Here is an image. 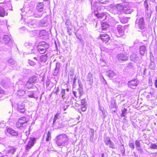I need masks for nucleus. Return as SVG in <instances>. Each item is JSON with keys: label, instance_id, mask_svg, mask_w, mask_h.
Returning <instances> with one entry per match:
<instances>
[{"label": "nucleus", "instance_id": "1", "mask_svg": "<svg viewBox=\"0 0 157 157\" xmlns=\"http://www.w3.org/2000/svg\"><path fill=\"white\" fill-rule=\"evenodd\" d=\"M116 8L117 11L114 14H120L123 13L126 14H129L132 12V10L130 7L128 6H123L122 3L117 4Z\"/></svg>", "mask_w": 157, "mask_h": 157}, {"label": "nucleus", "instance_id": "2", "mask_svg": "<svg viewBox=\"0 0 157 157\" xmlns=\"http://www.w3.org/2000/svg\"><path fill=\"white\" fill-rule=\"evenodd\" d=\"M56 143L59 146H63L68 144L69 139L65 134H60L56 137Z\"/></svg>", "mask_w": 157, "mask_h": 157}, {"label": "nucleus", "instance_id": "3", "mask_svg": "<svg viewBox=\"0 0 157 157\" xmlns=\"http://www.w3.org/2000/svg\"><path fill=\"white\" fill-rule=\"evenodd\" d=\"M100 25H101L100 27L101 28L99 29L98 30V31L100 32H102L103 31H105L109 26L108 24L107 23L101 22V21H100L96 23V27L97 28V27L98 25L100 26Z\"/></svg>", "mask_w": 157, "mask_h": 157}, {"label": "nucleus", "instance_id": "4", "mask_svg": "<svg viewBox=\"0 0 157 157\" xmlns=\"http://www.w3.org/2000/svg\"><path fill=\"white\" fill-rule=\"evenodd\" d=\"M104 143L105 145H109L110 148L115 149V146L113 143L110 140L109 137H106L104 140Z\"/></svg>", "mask_w": 157, "mask_h": 157}, {"label": "nucleus", "instance_id": "5", "mask_svg": "<svg viewBox=\"0 0 157 157\" xmlns=\"http://www.w3.org/2000/svg\"><path fill=\"white\" fill-rule=\"evenodd\" d=\"M35 138H33L30 139L25 148L26 150L28 151L34 145L35 143Z\"/></svg>", "mask_w": 157, "mask_h": 157}, {"label": "nucleus", "instance_id": "6", "mask_svg": "<svg viewBox=\"0 0 157 157\" xmlns=\"http://www.w3.org/2000/svg\"><path fill=\"white\" fill-rule=\"evenodd\" d=\"M27 121L26 120L25 117H22L19 118L18 122L17 123V128H20L23 126L24 124L27 123Z\"/></svg>", "mask_w": 157, "mask_h": 157}, {"label": "nucleus", "instance_id": "7", "mask_svg": "<svg viewBox=\"0 0 157 157\" xmlns=\"http://www.w3.org/2000/svg\"><path fill=\"white\" fill-rule=\"evenodd\" d=\"M17 110L21 113H24L25 111V105L21 101H19L18 104Z\"/></svg>", "mask_w": 157, "mask_h": 157}, {"label": "nucleus", "instance_id": "8", "mask_svg": "<svg viewBox=\"0 0 157 157\" xmlns=\"http://www.w3.org/2000/svg\"><path fill=\"white\" fill-rule=\"evenodd\" d=\"M125 26H123L121 25H118L117 27V30L120 36H123L124 34Z\"/></svg>", "mask_w": 157, "mask_h": 157}, {"label": "nucleus", "instance_id": "9", "mask_svg": "<svg viewBox=\"0 0 157 157\" xmlns=\"http://www.w3.org/2000/svg\"><path fill=\"white\" fill-rule=\"evenodd\" d=\"M128 85L131 88L135 89L137 85V82L136 80H132L128 82Z\"/></svg>", "mask_w": 157, "mask_h": 157}, {"label": "nucleus", "instance_id": "10", "mask_svg": "<svg viewBox=\"0 0 157 157\" xmlns=\"http://www.w3.org/2000/svg\"><path fill=\"white\" fill-rule=\"evenodd\" d=\"M136 23L138 24V26L140 29H144V19L143 18H140L139 20H137L136 21Z\"/></svg>", "mask_w": 157, "mask_h": 157}, {"label": "nucleus", "instance_id": "11", "mask_svg": "<svg viewBox=\"0 0 157 157\" xmlns=\"http://www.w3.org/2000/svg\"><path fill=\"white\" fill-rule=\"evenodd\" d=\"M131 60L136 63L140 62V58L138 57L135 53L132 54L130 56Z\"/></svg>", "mask_w": 157, "mask_h": 157}, {"label": "nucleus", "instance_id": "12", "mask_svg": "<svg viewBox=\"0 0 157 157\" xmlns=\"http://www.w3.org/2000/svg\"><path fill=\"white\" fill-rule=\"evenodd\" d=\"M117 58L119 60L126 61L128 59V57L124 54H120L117 55Z\"/></svg>", "mask_w": 157, "mask_h": 157}, {"label": "nucleus", "instance_id": "13", "mask_svg": "<svg viewBox=\"0 0 157 157\" xmlns=\"http://www.w3.org/2000/svg\"><path fill=\"white\" fill-rule=\"evenodd\" d=\"M100 39L106 43L108 42L109 39V37L106 34H101L100 36Z\"/></svg>", "mask_w": 157, "mask_h": 157}, {"label": "nucleus", "instance_id": "14", "mask_svg": "<svg viewBox=\"0 0 157 157\" xmlns=\"http://www.w3.org/2000/svg\"><path fill=\"white\" fill-rule=\"evenodd\" d=\"M0 40H2V42L6 44H7L9 43L10 40V38L7 35H4L3 37L0 38Z\"/></svg>", "mask_w": 157, "mask_h": 157}, {"label": "nucleus", "instance_id": "15", "mask_svg": "<svg viewBox=\"0 0 157 157\" xmlns=\"http://www.w3.org/2000/svg\"><path fill=\"white\" fill-rule=\"evenodd\" d=\"M144 7L145 8V13L147 14V16H151V12L150 10H148V5L147 3V0H145L144 2Z\"/></svg>", "mask_w": 157, "mask_h": 157}, {"label": "nucleus", "instance_id": "16", "mask_svg": "<svg viewBox=\"0 0 157 157\" xmlns=\"http://www.w3.org/2000/svg\"><path fill=\"white\" fill-rule=\"evenodd\" d=\"M18 135V133L16 131L10 128V138L12 139L13 138L17 139Z\"/></svg>", "mask_w": 157, "mask_h": 157}, {"label": "nucleus", "instance_id": "17", "mask_svg": "<svg viewBox=\"0 0 157 157\" xmlns=\"http://www.w3.org/2000/svg\"><path fill=\"white\" fill-rule=\"evenodd\" d=\"M60 67V64L59 63H57L56 64V68L55 69V71L54 73V75L56 76L59 73V68Z\"/></svg>", "mask_w": 157, "mask_h": 157}, {"label": "nucleus", "instance_id": "18", "mask_svg": "<svg viewBox=\"0 0 157 157\" xmlns=\"http://www.w3.org/2000/svg\"><path fill=\"white\" fill-rule=\"evenodd\" d=\"M87 81L93 83V75L91 73H89L87 76Z\"/></svg>", "mask_w": 157, "mask_h": 157}, {"label": "nucleus", "instance_id": "19", "mask_svg": "<svg viewBox=\"0 0 157 157\" xmlns=\"http://www.w3.org/2000/svg\"><path fill=\"white\" fill-rule=\"evenodd\" d=\"M95 15L99 19H102L103 20L105 19L106 17V14L104 13H96Z\"/></svg>", "mask_w": 157, "mask_h": 157}, {"label": "nucleus", "instance_id": "20", "mask_svg": "<svg viewBox=\"0 0 157 157\" xmlns=\"http://www.w3.org/2000/svg\"><path fill=\"white\" fill-rule=\"evenodd\" d=\"M44 8V5L43 3H39L36 6V9L38 11L41 12L43 11Z\"/></svg>", "mask_w": 157, "mask_h": 157}, {"label": "nucleus", "instance_id": "21", "mask_svg": "<svg viewBox=\"0 0 157 157\" xmlns=\"http://www.w3.org/2000/svg\"><path fill=\"white\" fill-rule=\"evenodd\" d=\"M98 3L97 2H91L92 9L94 11H97L98 10V6H97Z\"/></svg>", "mask_w": 157, "mask_h": 157}, {"label": "nucleus", "instance_id": "22", "mask_svg": "<svg viewBox=\"0 0 157 157\" xmlns=\"http://www.w3.org/2000/svg\"><path fill=\"white\" fill-rule=\"evenodd\" d=\"M60 113H57L56 115H55L53 120V124L54 126L56 125V126L57 123H55L57 119H59L60 118Z\"/></svg>", "mask_w": 157, "mask_h": 157}, {"label": "nucleus", "instance_id": "23", "mask_svg": "<svg viewBox=\"0 0 157 157\" xmlns=\"http://www.w3.org/2000/svg\"><path fill=\"white\" fill-rule=\"evenodd\" d=\"M146 46L143 45L140 48V52L141 55H143L146 51Z\"/></svg>", "mask_w": 157, "mask_h": 157}, {"label": "nucleus", "instance_id": "24", "mask_svg": "<svg viewBox=\"0 0 157 157\" xmlns=\"http://www.w3.org/2000/svg\"><path fill=\"white\" fill-rule=\"evenodd\" d=\"M47 49L46 48H43L42 47H40L38 48V51L40 53L43 54L46 52Z\"/></svg>", "mask_w": 157, "mask_h": 157}, {"label": "nucleus", "instance_id": "25", "mask_svg": "<svg viewBox=\"0 0 157 157\" xmlns=\"http://www.w3.org/2000/svg\"><path fill=\"white\" fill-rule=\"evenodd\" d=\"M107 74L109 78H113L115 75L114 72L111 70H109L107 71Z\"/></svg>", "mask_w": 157, "mask_h": 157}, {"label": "nucleus", "instance_id": "26", "mask_svg": "<svg viewBox=\"0 0 157 157\" xmlns=\"http://www.w3.org/2000/svg\"><path fill=\"white\" fill-rule=\"evenodd\" d=\"M33 85V84L29 81L26 83L25 86L27 88L30 89L32 88Z\"/></svg>", "mask_w": 157, "mask_h": 157}, {"label": "nucleus", "instance_id": "27", "mask_svg": "<svg viewBox=\"0 0 157 157\" xmlns=\"http://www.w3.org/2000/svg\"><path fill=\"white\" fill-rule=\"evenodd\" d=\"M41 44L40 47H42L43 48H48L49 47V44L45 42H42Z\"/></svg>", "mask_w": 157, "mask_h": 157}, {"label": "nucleus", "instance_id": "28", "mask_svg": "<svg viewBox=\"0 0 157 157\" xmlns=\"http://www.w3.org/2000/svg\"><path fill=\"white\" fill-rule=\"evenodd\" d=\"M119 149L120 150L122 155H124L125 153V149L124 148V146L123 144H121L120 147Z\"/></svg>", "mask_w": 157, "mask_h": 157}, {"label": "nucleus", "instance_id": "29", "mask_svg": "<svg viewBox=\"0 0 157 157\" xmlns=\"http://www.w3.org/2000/svg\"><path fill=\"white\" fill-rule=\"evenodd\" d=\"M65 25L67 28L72 27L70 20L69 19L66 20L65 22Z\"/></svg>", "mask_w": 157, "mask_h": 157}, {"label": "nucleus", "instance_id": "30", "mask_svg": "<svg viewBox=\"0 0 157 157\" xmlns=\"http://www.w3.org/2000/svg\"><path fill=\"white\" fill-rule=\"evenodd\" d=\"M5 15L4 9L2 7H0V16L3 17Z\"/></svg>", "mask_w": 157, "mask_h": 157}, {"label": "nucleus", "instance_id": "31", "mask_svg": "<svg viewBox=\"0 0 157 157\" xmlns=\"http://www.w3.org/2000/svg\"><path fill=\"white\" fill-rule=\"evenodd\" d=\"M127 109H126L124 108L121 110V117H124L125 114L127 113Z\"/></svg>", "mask_w": 157, "mask_h": 157}, {"label": "nucleus", "instance_id": "32", "mask_svg": "<svg viewBox=\"0 0 157 157\" xmlns=\"http://www.w3.org/2000/svg\"><path fill=\"white\" fill-rule=\"evenodd\" d=\"M155 63L153 62H151L149 66V67L151 70H154L155 67Z\"/></svg>", "mask_w": 157, "mask_h": 157}, {"label": "nucleus", "instance_id": "33", "mask_svg": "<svg viewBox=\"0 0 157 157\" xmlns=\"http://www.w3.org/2000/svg\"><path fill=\"white\" fill-rule=\"evenodd\" d=\"M28 26L31 28H35L36 25L34 22H32L28 24Z\"/></svg>", "mask_w": 157, "mask_h": 157}, {"label": "nucleus", "instance_id": "34", "mask_svg": "<svg viewBox=\"0 0 157 157\" xmlns=\"http://www.w3.org/2000/svg\"><path fill=\"white\" fill-rule=\"evenodd\" d=\"M28 96L30 98H34V91H31L28 92Z\"/></svg>", "mask_w": 157, "mask_h": 157}, {"label": "nucleus", "instance_id": "35", "mask_svg": "<svg viewBox=\"0 0 157 157\" xmlns=\"http://www.w3.org/2000/svg\"><path fill=\"white\" fill-rule=\"evenodd\" d=\"M36 77H32L30 78L29 81L30 82H31V83H32L33 84V83L35 82L36 81Z\"/></svg>", "mask_w": 157, "mask_h": 157}, {"label": "nucleus", "instance_id": "36", "mask_svg": "<svg viewBox=\"0 0 157 157\" xmlns=\"http://www.w3.org/2000/svg\"><path fill=\"white\" fill-rule=\"evenodd\" d=\"M78 91L79 93L78 97H80L83 94L82 89L81 88H78Z\"/></svg>", "mask_w": 157, "mask_h": 157}, {"label": "nucleus", "instance_id": "37", "mask_svg": "<svg viewBox=\"0 0 157 157\" xmlns=\"http://www.w3.org/2000/svg\"><path fill=\"white\" fill-rule=\"evenodd\" d=\"M90 132L91 135L90 136V139L93 140L94 137V130L93 128L90 129Z\"/></svg>", "mask_w": 157, "mask_h": 157}, {"label": "nucleus", "instance_id": "38", "mask_svg": "<svg viewBox=\"0 0 157 157\" xmlns=\"http://www.w3.org/2000/svg\"><path fill=\"white\" fill-rule=\"evenodd\" d=\"M51 139V133L49 131L48 132L47 134V138L46 139V141H49Z\"/></svg>", "mask_w": 157, "mask_h": 157}, {"label": "nucleus", "instance_id": "39", "mask_svg": "<svg viewBox=\"0 0 157 157\" xmlns=\"http://www.w3.org/2000/svg\"><path fill=\"white\" fill-rule=\"evenodd\" d=\"M61 94L62 95V98L64 99L65 98V90L64 89H62L61 90Z\"/></svg>", "mask_w": 157, "mask_h": 157}, {"label": "nucleus", "instance_id": "40", "mask_svg": "<svg viewBox=\"0 0 157 157\" xmlns=\"http://www.w3.org/2000/svg\"><path fill=\"white\" fill-rule=\"evenodd\" d=\"M28 62L29 65L32 66H34L36 64V63L35 62L30 59L28 60Z\"/></svg>", "mask_w": 157, "mask_h": 157}, {"label": "nucleus", "instance_id": "41", "mask_svg": "<svg viewBox=\"0 0 157 157\" xmlns=\"http://www.w3.org/2000/svg\"><path fill=\"white\" fill-rule=\"evenodd\" d=\"M67 32L68 33V34L69 35H71L72 33V27H67Z\"/></svg>", "mask_w": 157, "mask_h": 157}, {"label": "nucleus", "instance_id": "42", "mask_svg": "<svg viewBox=\"0 0 157 157\" xmlns=\"http://www.w3.org/2000/svg\"><path fill=\"white\" fill-rule=\"evenodd\" d=\"M47 57L45 55H43L41 56L40 59L42 62H45L46 61Z\"/></svg>", "mask_w": 157, "mask_h": 157}, {"label": "nucleus", "instance_id": "43", "mask_svg": "<svg viewBox=\"0 0 157 157\" xmlns=\"http://www.w3.org/2000/svg\"><path fill=\"white\" fill-rule=\"evenodd\" d=\"M18 94L19 95H21L25 93V91L23 90H19L18 91Z\"/></svg>", "mask_w": 157, "mask_h": 157}, {"label": "nucleus", "instance_id": "44", "mask_svg": "<svg viewBox=\"0 0 157 157\" xmlns=\"http://www.w3.org/2000/svg\"><path fill=\"white\" fill-rule=\"evenodd\" d=\"M40 25L42 26H45L47 25V23L46 21H42L40 22Z\"/></svg>", "mask_w": 157, "mask_h": 157}, {"label": "nucleus", "instance_id": "45", "mask_svg": "<svg viewBox=\"0 0 157 157\" xmlns=\"http://www.w3.org/2000/svg\"><path fill=\"white\" fill-rule=\"evenodd\" d=\"M150 147L152 149H157V146L156 144H151Z\"/></svg>", "mask_w": 157, "mask_h": 157}, {"label": "nucleus", "instance_id": "46", "mask_svg": "<svg viewBox=\"0 0 157 157\" xmlns=\"http://www.w3.org/2000/svg\"><path fill=\"white\" fill-rule=\"evenodd\" d=\"M81 103L82 105H86V100L85 99H83L81 100Z\"/></svg>", "mask_w": 157, "mask_h": 157}, {"label": "nucleus", "instance_id": "47", "mask_svg": "<svg viewBox=\"0 0 157 157\" xmlns=\"http://www.w3.org/2000/svg\"><path fill=\"white\" fill-rule=\"evenodd\" d=\"M135 144L136 146V147H139L140 146V143L139 141L136 140L135 142Z\"/></svg>", "mask_w": 157, "mask_h": 157}, {"label": "nucleus", "instance_id": "48", "mask_svg": "<svg viewBox=\"0 0 157 157\" xmlns=\"http://www.w3.org/2000/svg\"><path fill=\"white\" fill-rule=\"evenodd\" d=\"M16 150V149L13 147H10V152H11L12 154H13L14 153L15 151Z\"/></svg>", "mask_w": 157, "mask_h": 157}, {"label": "nucleus", "instance_id": "49", "mask_svg": "<svg viewBox=\"0 0 157 157\" xmlns=\"http://www.w3.org/2000/svg\"><path fill=\"white\" fill-rule=\"evenodd\" d=\"M86 105H82L81 107V109L82 111L83 112L85 111L86 110Z\"/></svg>", "mask_w": 157, "mask_h": 157}, {"label": "nucleus", "instance_id": "50", "mask_svg": "<svg viewBox=\"0 0 157 157\" xmlns=\"http://www.w3.org/2000/svg\"><path fill=\"white\" fill-rule=\"evenodd\" d=\"M129 146L132 150L134 149V144L133 143H129Z\"/></svg>", "mask_w": 157, "mask_h": 157}, {"label": "nucleus", "instance_id": "51", "mask_svg": "<svg viewBox=\"0 0 157 157\" xmlns=\"http://www.w3.org/2000/svg\"><path fill=\"white\" fill-rule=\"evenodd\" d=\"M76 37L78 39L80 42L82 41V42H83V41L82 40V37L79 35H77L76 36Z\"/></svg>", "mask_w": 157, "mask_h": 157}, {"label": "nucleus", "instance_id": "52", "mask_svg": "<svg viewBox=\"0 0 157 157\" xmlns=\"http://www.w3.org/2000/svg\"><path fill=\"white\" fill-rule=\"evenodd\" d=\"M34 17H35L37 18H40L41 17H42V14H34Z\"/></svg>", "mask_w": 157, "mask_h": 157}, {"label": "nucleus", "instance_id": "53", "mask_svg": "<svg viewBox=\"0 0 157 157\" xmlns=\"http://www.w3.org/2000/svg\"><path fill=\"white\" fill-rule=\"evenodd\" d=\"M6 128L7 131L6 133L7 135H9L10 134V129L8 127H7Z\"/></svg>", "mask_w": 157, "mask_h": 157}, {"label": "nucleus", "instance_id": "54", "mask_svg": "<svg viewBox=\"0 0 157 157\" xmlns=\"http://www.w3.org/2000/svg\"><path fill=\"white\" fill-rule=\"evenodd\" d=\"M55 93L56 94H58V93L59 91V87H57L56 89H55Z\"/></svg>", "mask_w": 157, "mask_h": 157}, {"label": "nucleus", "instance_id": "55", "mask_svg": "<svg viewBox=\"0 0 157 157\" xmlns=\"http://www.w3.org/2000/svg\"><path fill=\"white\" fill-rule=\"evenodd\" d=\"M108 2V0H102V2H101L100 3L105 4Z\"/></svg>", "mask_w": 157, "mask_h": 157}, {"label": "nucleus", "instance_id": "56", "mask_svg": "<svg viewBox=\"0 0 157 157\" xmlns=\"http://www.w3.org/2000/svg\"><path fill=\"white\" fill-rule=\"evenodd\" d=\"M73 94H74V96L76 97H78V95H77V92L76 91H73Z\"/></svg>", "mask_w": 157, "mask_h": 157}, {"label": "nucleus", "instance_id": "57", "mask_svg": "<svg viewBox=\"0 0 157 157\" xmlns=\"http://www.w3.org/2000/svg\"><path fill=\"white\" fill-rule=\"evenodd\" d=\"M5 93L4 91L2 90V88L0 87V94H4Z\"/></svg>", "mask_w": 157, "mask_h": 157}, {"label": "nucleus", "instance_id": "58", "mask_svg": "<svg viewBox=\"0 0 157 157\" xmlns=\"http://www.w3.org/2000/svg\"><path fill=\"white\" fill-rule=\"evenodd\" d=\"M139 151H138L141 154H143L144 153V151L142 149H139Z\"/></svg>", "mask_w": 157, "mask_h": 157}, {"label": "nucleus", "instance_id": "59", "mask_svg": "<svg viewBox=\"0 0 157 157\" xmlns=\"http://www.w3.org/2000/svg\"><path fill=\"white\" fill-rule=\"evenodd\" d=\"M74 72H70L69 73V75L70 76H72L74 75Z\"/></svg>", "mask_w": 157, "mask_h": 157}, {"label": "nucleus", "instance_id": "60", "mask_svg": "<svg viewBox=\"0 0 157 157\" xmlns=\"http://www.w3.org/2000/svg\"><path fill=\"white\" fill-rule=\"evenodd\" d=\"M155 87L157 88V79H156L155 80Z\"/></svg>", "mask_w": 157, "mask_h": 157}, {"label": "nucleus", "instance_id": "61", "mask_svg": "<svg viewBox=\"0 0 157 157\" xmlns=\"http://www.w3.org/2000/svg\"><path fill=\"white\" fill-rule=\"evenodd\" d=\"M115 105L114 103H113V104H112V103L111 105V108H113L115 107Z\"/></svg>", "mask_w": 157, "mask_h": 157}, {"label": "nucleus", "instance_id": "62", "mask_svg": "<svg viewBox=\"0 0 157 157\" xmlns=\"http://www.w3.org/2000/svg\"><path fill=\"white\" fill-rule=\"evenodd\" d=\"M122 121L123 122H125L126 121V119L125 117L123 118Z\"/></svg>", "mask_w": 157, "mask_h": 157}, {"label": "nucleus", "instance_id": "63", "mask_svg": "<svg viewBox=\"0 0 157 157\" xmlns=\"http://www.w3.org/2000/svg\"><path fill=\"white\" fill-rule=\"evenodd\" d=\"M136 147V149H137V150H138V151H139V150H140L139 149H141V148L140 147V146L139 147Z\"/></svg>", "mask_w": 157, "mask_h": 157}, {"label": "nucleus", "instance_id": "64", "mask_svg": "<svg viewBox=\"0 0 157 157\" xmlns=\"http://www.w3.org/2000/svg\"><path fill=\"white\" fill-rule=\"evenodd\" d=\"M101 157H105L104 154V153H103L101 155Z\"/></svg>", "mask_w": 157, "mask_h": 157}]
</instances>
